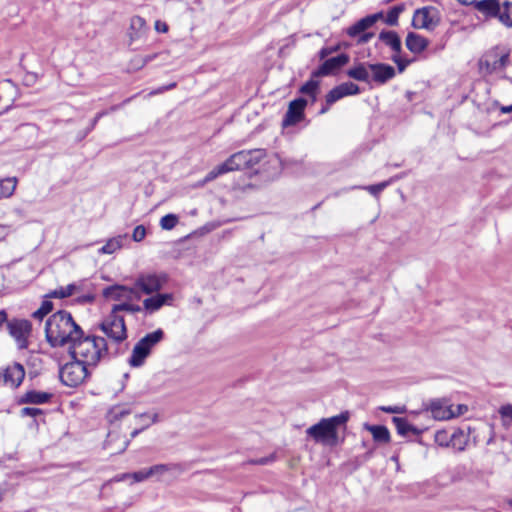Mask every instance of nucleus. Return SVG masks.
Masks as SVG:
<instances>
[{
	"label": "nucleus",
	"mask_w": 512,
	"mask_h": 512,
	"mask_svg": "<svg viewBox=\"0 0 512 512\" xmlns=\"http://www.w3.org/2000/svg\"><path fill=\"white\" fill-rule=\"evenodd\" d=\"M45 337L53 348L68 346L69 353H74L91 360L99 350L96 343L102 345L103 337L85 335L82 328L74 321L71 313L60 310L52 314L45 324Z\"/></svg>",
	"instance_id": "obj_1"
},
{
	"label": "nucleus",
	"mask_w": 512,
	"mask_h": 512,
	"mask_svg": "<svg viewBox=\"0 0 512 512\" xmlns=\"http://www.w3.org/2000/svg\"><path fill=\"white\" fill-rule=\"evenodd\" d=\"M99 353L96 354L94 359H88L74 353L71 355L72 361L63 365L59 370V377L61 382L68 387H77L84 383L91 375V369L95 368L102 359H105L110 354V347L106 340L95 345Z\"/></svg>",
	"instance_id": "obj_2"
},
{
	"label": "nucleus",
	"mask_w": 512,
	"mask_h": 512,
	"mask_svg": "<svg viewBox=\"0 0 512 512\" xmlns=\"http://www.w3.org/2000/svg\"><path fill=\"white\" fill-rule=\"evenodd\" d=\"M349 419V413L342 412L330 418H323L317 424L312 425L306 433L316 442L335 445L338 440L337 428L344 425Z\"/></svg>",
	"instance_id": "obj_3"
},
{
	"label": "nucleus",
	"mask_w": 512,
	"mask_h": 512,
	"mask_svg": "<svg viewBox=\"0 0 512 512\" xmlns=\"http://www.w3.org/2000/svg\"><path fill=\"white\" fill-rule=\"evenodd\" d=\"M164 338L162 329H157L146 334L134 346L128 363L131 367H140L144 364L145 359L150 355L152 348L161 342Z\"/></svg>",
	"instance_id": "obj_4"
},
{
	"label": "nucleus",
	"mask_w": 512,
	"mask_h": 512,
	"mask_svg": "<svg viewBox=\"0 0 512 512\" xmlns=\"http://www.w3.org/2000/svg\"><path fill=\"white\" fill-rule=\"evenodd\" d=\"M510 49L504 45H497L489 49L479 60L480 70L492 74L503 70L508 65Z\"/></svg>",
	"instance_id": "obj_5"
},
{
	"label": "nucleus",
	"mask_w": 512,
	"mask_h": 512,
	"mask_svg": "<svg viewBox=\"0 0 512 512\" xmlns=\"http://www.w3.org/2000/svg\"><path fill=\"white\" fill-rule=\"evenodd\" d=\"M100 329L114 344L122 343L127 339L124 317L114 313L112 310L100 324Z\"/></svg>",
	"instance_id": "obj_6"
},
{
	"label": "nucleus",
	"mask_w": 512,
	"mask_h": 512,
	"mask_svg": "<svg viewBox=\"0 0 512 512\" xmlns=\"http://www.w3.org/2000/svg\"><path fill=\"white\" fill-rule=\"evenodd\" d=\"M382 17H383L382 12L368 15V16L358 20L352 26H350L347 29L346 33L349 37H352V38L358 37V39H357L358 44H366L374 36V33L366 32V30H368L370 27H372Z\"/></svg>",
	"instance_id": "obj_7"
},
{
	"label": "nucleus",
	"mask_w": 512,
	"mask_h": 512,
	"mask_svg": "<svg viewBox=\"0 0 512 512\" xmlns=\"http://www.w3.org/2000/svg\"><path fill=\"white\" fill-rule=\"evenodd\" d=\"M247 169L243 151L232 154L225 162L214 167L204 178V183L215 180L228 172Z\"/></svg>",
	"instance_id": "obj_8"
},
{
	"label": "nucleus",
	"mask_w": 512,
	"mask_h": 512,
	"mask_svg": "<svg viewBox=\"0 0 512 512\" xmlns=\"http://www.w3.org/2000/svg\"><path fill=\"white\" fill-rule=\"evenodd\" d=\"M166 282L167 276L165 274L141 273L134 282V288L141 295H151L160 291Z\"/></svg>",
	"instance_id": "obj_9"
},
{
	"label": "nucleus",
	"mask_w": 512,
	"mask_h": 512,
	"mask_svg": "<svg viewBox=\"0 0 512 512\" xmlns=\"http://www.w3.org/2000/svg\"><path fill=\"white\" fill-rule=\"evenodd\" d=\"M7 329L9 334L16 341L19 349H26L28 347V338L32 332V325L29 320L26 319H7Z\"/></svg>",
	"instance_id": "obj_10"
},
{
	"label": "nucleus",
	"mask_w": 512,
	"mask_h": 512,
	"mask_svg": "<svg viewBox=\"0 0 512 512\" xmlns=\"http://www.w3.org/2000/svg\"><path fill=\"white\" fill-rule=\"evenodd\" d=\"M440 22L439 12L435 7L419 8L414 12L412 26L416 29L433 30Z\"/></svg>",
	"instance_id": "obj_11"
},
{
	"label": "nucleus",
	"mask_w": 512,
	"mask_h": 512,
	"mask_svg": "<svg viewBox=\"0 0 512 512\" xmlns=\"http://www.w3.org/2000/svg\"><path fill=\"white\" fill-rule=\"evenodd\" d=\"M103 297L120 303L125 301L140 300L141 294L136 291L134 285L132 287L125 285H111L103 289Z\"/></svg>",
	"instance_id": "obj_12"
},
{
	"label": "nucleus",
	"mask_w": 512,
	"mask_h": 512,
	"mask_svg": "<svg viewBox=\"0 0 512 512\" xmlns=\"http://www.w3.org/2000/svg\"><path fill=\"white\" fill-rule=\"evenodd\" d=\"M349 62V56L342 53L338 56L325 59L324 62L312 72V77H323L333 74Z\"/></svg>",
	"instance_id": "obj_13"
},
{
	"label": "nucleus",
	"mask_w": 512,
	"mask_h": 512,
	"mask_svg": "<svg viewBox=\"0 0 512 512\" xmlns=\"http://www.w3.org/2000/svg\"><path fill=\"white\" fill-rule=\"evenodd\" d=\"M25 377V369L20 363L8 365L0 374V381L11 388H17Z\"/></svg>",
	"instance_id": "obj_14"
},
{
	"label": "nucleus",
	"mask_w": 512,
	"mask_h": 512,
	"mask_svg": "<svg viewBox=\"0 0 512 512\" xmlns=\"http://www.w3.org/2000/svg\"><path fill=\"white\" fill-rule=\"evenodd\" d=\"M306 105L307 100L302 97L291 101L283 119V126H292L299 123L304 118Z\"/></svg>",
	"instance_id": "obj_15"
},
{
	"label": "nucleus",
	"mask_w": 512,
	"mask_h": 512,
	"mask_svg": "<svg viewBox=\"0 0 512 512\" xmlns=\"http://www.w3.org/2000/svg\"><path fill=\"white\" fill-rule=\"evenodd\" d=\"M368 68L372 72V80L381 85L394 78L396 74L394 67L389 64H369Z\"/></svg>",
	"instance_id": "obj_16"
},
{
	"label": "nucleus",
	"mask_w": 512,
	"mask_h": 512,
	"mask_svg": "<svg viewBox=\"0 0 512 512\" xmlns=\"http://www.w3.org/2000/svg\"><path fill=\"white\" fill-rule=\"evenodd\" d=\"M429 409L433 418L436 420H449L454 418L453 405H449L445 400L432 401Z\"/></svg>",
	"instance_id": "obj_17"
},
{
	"label": "nucleus",
	"mask_w": 512,
	"mask_h": 512,
	"mask_svg": "<svg viewBox=\"0 0 512 512\" xmlns=\"http://www.w3.org/2000/svg\"><path fill=\"white\" fill-rule=\"evenodd\" d=\"M405 44L410 52L419 54L428 47L429 41L417 33L409 32L406 36Z\"/></svg>",
	"instance_id": "obj_18"
},
{
	"label": "nucleus",
	"mask_w": 512,
	"mask_h": 512,
	"mask_svg": "<svg viewBox=\"0 0 512 512\" xmlns=\"http://www.w3.org/2000/svg\"><path fill=\"white\" fill-rule=\"evenodd\" d=\"M52 397V393L30 390L21 396L19 402L21 404H45L48 403Z\"/></svg>",
	"instance_id": "obj_19"
},
{
	"label": "nucleus",
	"mask_w": 512,
	"mask_h": 512,
	"mask_svg": "<svg viewBox=\"0 0 512 512\" xmlns=\"http://www.w3.org/2000/svg\"><path fill=\"white\" fill-rule=\"evenodd\" d=\"M476 9L487 17H498L500 14V4L498 0H481L476 2Z\"/></svg>",
	"instance_id": "obj_20"
},
{
	"label": "nucleus",
	"mask_w": 512,
	"mask_h": 512,
	"mask_svg": "<svg viewBox=\"0 0 512 512\" xmlns=\"http://www.w3.org/2000/svg\"><path fill=\"white\" fill-rule=\"evenodd\" d=\"M145 30L146 22L144 18L140 16H133L130 20V27L128 31L130 41L133 42L142 38Z\"/></svg>",
	"instance_id": "obj_21"
},
{
	"label": "nucleus",
	"mask_w": 512,
	"mask_h": 512,
	"mask_svg": "<svg viewBox=\"0 0 512 512\" xmlns=\"http://www.w3.org/2000/svg\"><path fill=\"white\" fill-rule=\"evenodd\" d=\"M170 294H157L155 296L146 298L143 301V307L146 312L152 314L158 311L169 299H171Z\"/></svg>",
	"instance_id": "obj_22"
},
{
	"label": "nucleus",
	"mask_w": 512,
	"mask_h": 512,
	"mask_svg": "<svg viewBox=\"0 0 512 512\" xmlns=\"http://www.w3.org/2000/svg\"><path fill=\"white\" fill-rule=\"evenodd\" d=\"M379 40L399 54L402 50L401 39L395 31H381Z\"/></svg>",
	"instance_id": "obj_23"
},
{
	"label": "nucleus",
	"mask_w": 512,
	"mask_h": 512,
	"mask_svg": "<svg viewBox=\"0 0 512 512\" xmlns=\"http://www.w3.org/2000/svg\"><path fill=\"white\" fill-rule=\"evenodd\" d=\"M365 429L372 434L373 440L377 443H388L390 441V432L386 426L365 424Z\"/></svg>",
	"instance_id": "obj_24"
},
{
	"label": "nucleus",
	"mask_w": 512,
	"mask_h": 512,
	"mask_svg": "<svg viewBox=\"0 0 512 512\" xmlns=\"http://www.w3.org/2000/svg\"><path fill=\"white\" fill-rule=\"evenodd\" d=\"M392 422L394 423L398 434L402 436H408L410 433L413 435H419L421 430L411 425L405 418L393 417Z\"/></svg>",
	"instance_id": "obj_25"
},
{
	"label": "nucleus",
	"mask_w": 512,
	"mask_h": 512,
	"mask_svg": "<svg viewBox=\"0 0 512 512\" xmlns=\"http://www.w3.org/2000/svg\"><path fill=\"white\" fill-rule=\"evenodd\" d=\"M172 471H181V466L175 463L156 464L148 468L150 477L156 476L160 478L162 475Z\"/></svg>",
	"instance_id": "obj_26"
},
{
	"label": "nucleus",
	"mask_w": 512,
	"mask_h": 512,
	"mask_svg": "<svg viewBox=\"0 0 512 512\" xmlns=\"http://www.w3.org/2000/svg\"><path fill=\"white\" fill-rule=\"evenodd\" d=\"M242 151L245 154V164L247 169L253 168L266 156V151L264 149H252Z\"/></svg>",
	"instance_id": "obj_27"
},
{
	"label": "nucleus",
	"mask_w": 512,
	"mask_h": 512,
	"mask_svg": "<svg viewBox=\"0 0 512 512\" xmlns=\"http://www.w3.org/2000/svg\"><path fill=\"white\" fill-rule=\"evenodd\" d=\"M268 163L273 167L274 172L272 173L273 177H277L280 175L282 170H286L290 168L292 165H298L297 161L293 160H282L278 155L273 156Z\"/></svg>",
	"instance_id": "obj_28"
},
{
	"label": "nucleus",
	"mask_w": 512,
	"mask_h": 512,
	"mask_svg": "<svg viewBox=\"0 0 512 512\" xmlns=\"http://www.w3.org/2000/svg\"><path fill=\"white\" fill-rule=\"evenodd\" d=\"M131 413L132 408L129 404L115 405L108 411V419L110 422L118 421Z\"/></svg>",
	"instance_id": "obj_29"
},
{
	"label": "nucleus",
	"mask_w": 512,
	"mask_h": 512,
	"mask_svg": "<svg viewBox=\"0 0 512 512\" xmlns=\"http://www.w3.org/2000/svg\"><path fill=\"white\" fill-rule=\"evenodd\" d=\"M347 75L350 78L355 79L357 81L369 82L370 80L368 68L365 66L364 63H359L358 65L350 68L347 71Z\"/></svg>",
	"instance_id": "obj_30"
},
{
	"label": "nucleus",
	"mask_w": 512,
	"mask_h": 512,
	"mask_svg": "<svg viewBox=\"0 0 512 512\" xmlns=\"http://www.w3.org/2000/svg\"><path fill=\"white\" fill-rule=\"evenodd\" d=\"M467 442L468 436L462 429H457L450 435L451 446L458 451H463L467 445Z\"/></svg>",
	"instance_id": "obj_31"
},
{
	"label": "nucleus",
	"mask_w": 512,
	"mask_h": 512,
	"mask_svg": "<svg viewBox=\"0 0 512 512\" xmlns=\"http://www.w3.org/2000/svg\"><path fill=\"white\" fill-rule=\"evenodd\" d=\"M16 186L17 178L15 177H8L0 180V199L12 196Z\"/></svg>",
	"instance_id": "obj_32"
},
{
	"label": "nucleus",
	"mask_w": 512,
	"mask_h": 512,
	"mask_svg": "<svg viewBox=\"0 0 512 512\" xmlns=\"http://www.w3.org/2000/svg\"><path fill=\"white\" fill-rule=\"evenodd\" d=\"M135 419H136L137 423L140 425V427L143 430H146L152 424L157 423L159 421V415L156 412H154V413L145 412V413L137 414L135 416Z\"/></svg>",
	"instance_id": "obj_33"
},
{
	"label": "nucleus",
	"mask_w": 512,
	"mask_h": 512,
	"mask_svg": "<svg viewBox=\"0 0 512 512\" xmlns=\"http://www.w3.org/2000/svg\"><path fill=\"white\" fill-rule=\"evenodd\" d=\"M77 289L78 287L75 284H68L65 287H59L51 291L49 294L46 295V297L64 299L73 295Z\"/></svg>",
	"instance_id": "obj_34"
},
{
	"label": "nucleus",
	"mask_w": 512,
	"mask_h": 512,
	"mask_svg": "<svg viewBox=\"0 0 512 512\" xmlns=\"http://www.w3.org/2000/svg\"><path fill=\"white\" fill-rule=\"evenodd\" d=\"M128 478H133L134 482H142L150 478V474H148V468H145L133 473H124L120 476H116L113 480L119 482Z\"/></svg>",
	"instance_id": "obj_35"
},
{
	"label": "nucleus",
	"mask_w": 512,
	"mask_h": 512,
	"mask_svg": "<svg viewBox=\"0 0 512 512\" xmlns=\"http://www.w3.org/2000/svg\"><path fill=\"white\" fill-rule=\"evenodd\" d=\"M123 237L118 236L109 239L105 245L99 249L100 254H112L122 247Z\"/></svg>",
	"instance_id": "obj_36"
},
{
	"label": "nucleus",
	"mask_w": 512,
	"mask_h": 512,
	"mask_svg": "<svg viewBox=\"0 0 512 512\" xmlns=\"http://www.w3.org/2000/svg\"><path fill=\"white\" fill-rule=\"evenodd\" d=\"M319 90V81L310 79L300 88V93L311 97L312 103L316 101V95Z\"/></svg>",
	"instance_id": "obj_37"
},
{
	"label": "nucleus",
	"mask_w": 512,
	"mask_h": 512,
	"mask_svg": "<svg viewBox=\"0 0 512 512\" xmlns=\"http://www.w3.org/2000/svg\"><path fill=\"white\" fill-rule=\"evenodd\" d=\"M501 23L506 26H512V3L505 2L500 8V14L497 17Z\"/></svg>",
	"instance_id": "obj_38"
},
{
	"label": "nucleus",
	"mask_w": 512,
	"mask_h": 512,
	"mask_svg": "<svg viewBox=\"0 0 512 512\" xmlns=\"http://www.w3.org/2000/svg\"><path fill=\"white\" fill-rule=\"evenodd\" d=\"M131 301H125L119 304H116L112 307V311L118 314L121 311H126L130 313H137L142 311V307L139 305H134L130 303Z\"/></svg>",
	"instance_id": "obj_39"
},
{
	"label": "nucleus",
	"mask_w": 512,
	"mask_h": 512,
	"mask_svg": "<svg viewBox=\"0 0 512 512\" xmlns=\"http://www.w3.org/2000/svg\"><path fill=\"white\" fill-rule=\"evenodd\" d=\"M129 101H130V98L126 99V100H125L122 104H120V105H113V106H111V107H110V109H109V110H103V111H101V112L97 113V114H96V116L91 120V124H90V127L88 128L87 133H89L90 131H92V130L95 128V126L97 125L98 121H99L102 117L106 116L110 111H111V112H113V111L118 110L121 106H123L124 104L128 103Z\"/></svg>",
	"instance_id": "obj_40"
},
{
	"label": "nucleus",
	"mask_w": 512,
	"mask_h": 512,
	"mask_svg": "<svg viewBox=\"0 0 512 512\" xmlns=\"http://www.w3.org/2000/svg\"><path fill=\"white\" fill-rule=\"evenodd\" d=\"M403 9L404 8L402 5H396L392 7L386 15L385 22L390 26H396L398 24L399 15L403 11Z\"/></svg>",
	"instance_id": "obj_41"
},
{
	"label": "nucleus",
	"mask_w": 512,
	"mask_h": 512,
	"mask_svg": "<svg viewBox=\"0 0 512 512\" xmlns=\"http://www.w3.org/2000/svg\"><path fill=\"white\" fill-rule=\"evenodd\" d=\"M178 223V216L175 214H167L160 220V226L163 230H172Z\"/></svg>",
	"instance_id": "obj_42"
},
{
	"label": "nucleus",
	"mask_w": 512,
	"mask_h": 512,
	"mask_svg": "<svg viewBox=\"0 0 512 512\" xmlns=\"http://www.w3.org/2000/svg\"><path fill=\"white\" fill-rule=\"evenodd\" d=\"M343 97L350 95H357L360 93V88L353 82H345L339 85Z\"/></svg>",
	"instance_id": "obj_43"
},
{
	"label": "nucleus",
	"mask_w": 512,
	"mask_h": 512,
	"mask_svg": "<svg viewBox=\"0 0 512 512\" xmlns=\"http://www.w3.org/2000/svg\"><path fill=\"white\" fill-rule=\"evenodd\" d=\"M499 414L504 426L512 425V404L502 406L499 410Z\"/></svg>",
	"instance_id": "obj_44"
},
{
	"label": "nucleus",
	"mask_w": 512,
	"mask_h": 512,
	"mask_svg": "<svg viewBox=\"0 0 512 512\" xmlns=\"http://www.w3.org/2000/svg\"><path fill=\"white\" fill-rule=\"evenodd\" d=\"M342 98L343 95L338 85L327 93V95L325 96V102L328 104V106H331L332 104H334L335 102Z\"/></svg>",
	"instance_id": "obj_45"
},
{
	"label": "nucleus",
	"mask_w": 512,
	"mask_h": 512,
	"mask_svg": "<svg viewBox=\"0 0 512 512\" xmlns=\"http://www.w3.org/2000/svg\"><path fill=\"white\" fill-rule=\"evenodd\" d=\"M435 442L440 446H448L450 443V435L446 431H437L435 434Z\"/></svg>",
	"instance_id": "obj_46"
},
{
	"label": "nucleus",
	"mask_w": 512,
	"mask_h": 512,
	"mask_svg": "<svg viewBox=\"0 0 512 512\" xmlns=\"http://www.w3.org/2000/svg\"><path fill=\"white\" fill-rule=\"evenodd\" d=\"M389 181H384L375 185L367 186L366 189L374 196H378L388 185Z\"/></svg>",
	"instance_id": "obj_47"
},
{
	"label": "nucleus",
	"mask_w": 512,
	"mask_h": 512,
	"mask_svg": "<svg viewBox=\"0 0 512 512\" xmlns=\"http://www.w3.org/2000/svg\"><path fill=\"white\" fill-rule=\"evenodd\" d=\"M41 414H43V411L39 408L24 407L20 410V415L22 417H37Z\"/></svg>",
	"instance_id": "obj_48"
},
{
	"label": "nucleus",
	"mask_w": 512,
	"mask_h": 512,
	"mask_svg": "<svg viewBox=\"0 0 512 512\" xmlns=\"http://www.w3.org/2000/svg\"><path fill=\"white\" fill-rule=\"evenodd\" d=\"M146 236V229L143 225H138L134 228L132 238L135 242L142 241Z\"/></svg>",
	"instance_id": "obj_49"
},
{
	"label": "nucleus",
	"mask_w": 512,
	"mask_h": 512,
	"mask_svg": "<svg viewBox=\"0 0 512 512\" xmlns=\"http://www.w3.org/2000/svg\"><path fill=\"white\" fill-rule=\"evenodd\" d=\"M275 454H271L267 457H261L257 459H252L249 461L250 464L253 465H267L275 461Z\"/></svg>",
	"instance_id": "obj_50"
},
{
	"label": "nucleus",
	"mask_w": 512,
	"mask_h": 512,
	"mask_svg": "<svg viewBox=\"0 0 512 512\" xmlns=\"http://www.w3.org/2000/svg\"><path fill=\"white\" fill-rule=\"evenodd\" d=\"M380 410L386 413L403 414L406 412L405 406H382Z\"/></svg>",
	"instance_id": "obj_51"
},
{
	"label": "nucleus",
	"mask_w": 512,
	"mask_h": 512,
	"mask_svg": "<svg viewBox=\"0 0 512 512\" xmlns=\"http://www.w3.org/2000/svg\"><path fill=\"white\" fill-rule=\"evenodd\" d=\"M392 60L396 63L397 68L400 73H402L406 69V67L411 63L410 60L402 59L401 57H399L397 55L393 56Z\"/></svg>",
	"instance_id": "obj_52"
},
{
	"label": "nucleus",
	"mask_w": 512,
	"mask_h": 512,
	"mask_svg": "<svg viewBox=\"0 0 512 512\" xmlns=\"http://www.w3.org/2000/svg\"><path fill=\"white\" fill-rule=\"evenodd\" d=\"M338 46H335V47H323L320 51H319V58L321 60H324L326 59L330 54L336 52L338 50Z\"/></svg>",
	"instance_id": "obj_53"
},
{
	"label": "nucleus",
	"mask_w": 512,
	"mask_h": 512,
	"mask_svg": "<svg viewBox=\"0 0 512 512\" xmlns=\"http://www.w3.org/2000/svg\"><path fill=\"white\" fill-rule=\"evenodd\" d=\"M176 87V83L173 82V83H170L169 85H166V86H162V87H159L158 89L154 90V91H151L149 93V95H157V94H161L165 91H168V90H171L173 88Z\"/></svg>",
	"instance_id": "obj_54"
},
{
	"label": "nucleus",
	"mask_w": 512,
	"mask_h": 512,
	"mask_svg": "<svg viewBox=\"0 0 512 512\" xmlns=\"http://www.w3.org/2000/svg\"><path fill=\"white\" fill-rule=\"evenodd\" d=\"M39 308H41L44 313L49 314L53 310V303L52 301L45 299Z\"/></svg>",
	"instance_id": "obj_55"
},
{
	"label": "nucleus",
	"mask_w": 512,
	"mask_h": 512,
	"mask_svg": "<svg viewBox=\"0 0 512 512\" xmlns=\"http://www.w3.org/2000/svg\"><path fill=\"white\" fill-rule=\"evenodd\" d=\"M468 410L467 406L464 405V404H459L455 407V409L453 408V414H454V417H457V416H460V415H463L466 411Z\"/></svg>",
	"instance_id": "obj_56"
},
{
	"label": "nucleus",
	"mask_w": 512,
	"mask_h": 512,
	"mask_svg": "<svg viewBox=\"0 0 512 512\" xmlns=\"http://www.w3.org/2000/svg\"><path fill=\"white\" fill-rule=\"evenodd\" d=\"M155 29L157 32L166 33L168 31V25L165 22L157 20L155 22Z\"/></svg>",
	"instance_id": "obj_57"
},
{
	"label": "nucleus",
	"mask_w": 512,
	"mask_h": 512,
	"mask_svg": "<svg viewBox=\"0 0 512 512\" xmlns=\"http://www.w3.org/2000/svg\"><path fill=\"white\" fill-rule=\"evenodd\" d=\"M47 314L44 313V311L39 308L35 312L32 313V317L38 320H42Z\"/></svg>",
	"instance_id": "obj_58"
},
{
	"label": "nucleus",
	"mask_w": 512,
	"mask_h": 512,
	"mask_svg": "<svg viewBox=\"0 0 512 512\" xmlns=\"http://www.w3.org/2000/svg\"><path fill=\"white\" fill-rule=\"evenodd\" d=\"M8 315L5 310L0 311V328L7 322Z\"/></svg>",
	"instance_id": "obj_59"
},
{
	"label": "nucleus",
	"mask_w": 512,
	"mask_h": 512,
	"mask_svg": "<svg viewBox=\"0 0 512 512\" xmlns=\"http://www.w3.org/2000/svg\"><path fill=\"white\" fill-rule=\"evenodd\" d=\"M134 61H136L138 67H142L148 61V59L144 60L143 57H136Z\"/></svg>",
	"instance_id": "obj_60"
},
{
	"label": "nucleus",
	"mask_w": 512,
	"mask_h": 512,
	"mask_svg": "<svg viewBox=\"0 0 512 512\" xmlns=\"http://www.w3.org/2000/svg\"><path fill=\"white\" fill-rule=\"evenodd\" d=\"M500 110L502 113H512V104L508 106H502Z\"/></svg>",
	"instance_id": "obj_61"
},
{
	"label": "nucleus",
	"mask_w": 512,
	"mask_h": 512,
	"mask_svg": "<svg viewBox=\"0 0 512 512\" xmlns=\"http://www.w3.org/2000/svg\"><path fill=\"white\" fill-rule=\"evenodd\" d=\"M142 431H144L141 427L137 428V429H134L132 432H131V438H135L136 436H138Z\"/></svg>",
	"instance_id": "obj_62"
},
{
	"label": "nucleus",
	"mask_w": 512,
	"mask_h": 512,
	"mask_svg": "<svg viewBox=\"0 0 512 512\" xmlns=\"http://www.w3.org/2000/svg\"><path fill=\"white\" fill-rule=\"evenodd\" d=\"M94 300L93 295H85L83 296V303H91Z\"/></svg>",
	"instance_id": "obj_63"
},
{
	"label": "nucleus",
	"mask_w": 512,
	"mask_h": 512,
	"mask_svg": "<svg viewBox=\"0 0 512 512\" xmlns=\"http://www.w3.org/2000/svg\"><path fill=\"white\" fill-rule=\"evenodd\" d=\"M330 109V106L325 102V105L321 108L320 114L326 113Z\"/></svg>",
	"instance_id": "obj_64"
}]
</instances>
